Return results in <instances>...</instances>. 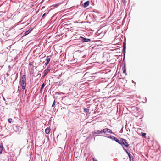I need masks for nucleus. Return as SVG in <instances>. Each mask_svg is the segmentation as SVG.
Instances as JSON below:
<instances>
[{"label":"nucleus","instance_id":"nucleus-7","mask_svg":"<svg viewBox=\"0 0 161 161\" xmlns=\"http://www.w3.org/2000/svg\"><path fill=\"white\" fill-rule=\"evenodd\" d=\"M109 138L111 139L114 140L116 142H117L119 144V142L120 141H119L118 139L116 137H114V136H113L110 135L109 136Z\"/></svg>","mask_w":161,"mask_h":161},{"label":"nucleus","instance_id":"nucleus-10","mask_svg":"<svg viewBox=\"0 0 161 161\" xmlns=\"http://www.w3.org/2000/svg\"><path fill=\"white\" fill-rule=\"evenodd\" d=\"M50 71V69H47L46 70H45V72L44 73L43 75L42 76V78H44V76L48 73Z\"/></svg>","mask_w":161,"mask_h":161},{"label":"nucleus","instance_id":"nucleus-27","mask_svg":"<svg viewBox=\"0 0 161 161\" xmlns=\"http://www.w3.org/2000/svg\"><path fill=\"white\" fill-rule=\"evenodd\" d=\"M8 68L9 69H10H10H11V66L10 65H8Z\"/></svg>","mask_w":161,"mask_h":161},{"label":"nucleus","instance_id":"nucleus-4","mask_svg":"<svg viewBox=\"0 0 161 161\" xmlns=\"http://www.w3.org/2000/svg\"><path fill=\"white\" fill-rule=\"evenodd\" d=\"M126 43L125 42H124L123 44V53L124 55L123 61L125 59V54L126 53Z\"/></svg>","mask_w":161,"mask_h":161},{"label":"nucleus","instance_id":"nucleus-2","mask_svg":"<svg viewBox=\"0 0 161 161\" xmlns=\"http://www.w3.org/2000/svg\"><path fill=\"white\" fill-rule=\"evenodd\" d=\"M122 146L124 145L126 147H128L129 145L126 142V140L123 138H120V140L119 143Z\"/></svg>","mask_w":161,"mask_h":161},{"label":"nucleus","instance_id":"nucleus-22","mask_svg":"<svg viewBox=\"0 0 161 161\" xmlns=\"http://www.w3.org/2000/svg\"><path fill=\"white\" fill-rule=\"evenodd\" d=\"M141 134L144 137H145L146 135V133H145L142 132Z\"/></svg>","mask_w":161,"mask_h":161},{"label":"nucleus","instance_id":"nucleus-23","mask_svg":"<svg viewBox=\"0 0 161 161\" xmlns=\"http://www.w3.org/2000/svg\"><path fill=\"white\" fill-rule=\"evenodd\" d=\"M18 56H19V54H18L14 58V60H16L18 58Z\"/></svg>","mask_w":161,"mask_h":161},{"label":"nucleus","instance_id":"nucleus-30","mask_svg":"<svg viewBox=\"0 0 161 161\" xmlns=\"http://www.w3.org/2000/svg\"><path fill=\"white\" fill-rule=\"evenodd\" d=\"M45 14H45V13H44V14H43V15H42V17H44V16H45Z\"/></svg>","mask_w":161,"mask_h":161},{"label":"nucleus","instance_id":"nucleus-14","mask_svg":"<svg viewBox=\"0 0 161 161\" xmlns=\"http://www.w3.org/2000/svg\"><path fill=\"white\" fill-rule=\"evenodd\" d=\"M50 131V129L49 127L45 129V132L46 134H48L49 133Z\"/></svg>","mask_w":161,"mask_h":161},{"label":"nucleus","instance_id":"nucleus-31","mask_svg":"<svg viewBox=\"0 0 161 161\" xmlns=\"http://www.w3.org/2000/svg\"><path fill=\"white\" fill-rule=\"evenodd\" d=\"M132 82L133 83H134L135 85L136 84V83H135V82H134L133 80H132Z\"/></svg>","mask_w":161,"mask_h":161},{"label":"nucleus","instance_id":"nucleus-9","mask_svg":"<svg viewBox=\"0 0 161 161\" xmlns=\"http://www.w3.org/2000/svg\"><path fill=\"white\" fill-rule=\"evenodd\" d=\"M122 70L123 71V73L125 74V75H126L127 74L126 73V66L125 64H124L123 66L122 67Z\"/></svg>","mask_w":161,"mask_h":161},{"label":"nucleus","instance_id":"nucleus-24","mask_svg":"<svg viewBox=\"0 0 161 161\" xmlns=\"http://www.w3.org/2000/svg\"><path fill=\"white\" fill-rule=\"evenodd\" d=\"M59 4L58 3H57L56 4H53L52 5V6H53L54 7H56Z\"/></svg>","mask_w":161,"mask_h":161},{"label":"nucleus","instance_id":"nucleus-8","mask_svg":"<svg viewBox=\"0 0 161 161\" xmlns=\"http://www.w3.org/2000/svg\"><path fill=\"white\" fill-rule=\"evenodd\" d=\"M104 133V131H103V130H95L94 131V133L96 135H97L99 136V135L102 134V133Z\"/></svg>","mask_w":161,"mask_h":161},{"label":"nucleus","instance_id":"nucleus-21","mask_svg":"<svg viewBox=\"0 0 161 161\" xmlns=\"http://www.w3.org/2000/svg\"><path fill=\"white\" fill-rule=\"evenodd\" d=\"M12 121V119L11 118H9L8 119V121L9 123H11Z\"/></svg>","mask_w":161,"mask_h":161},{"label":"nucleus","instance_id":"nucleus-15","mask_svg":"<svg viewBox=\"0 0 161 161\" xmlns=\"http://www.w3.org/2000/svg\"><path fill=\"white\" fill-rule=\"evenodd\" d=\"M52 55H50L49 56H48L47 57V58L46 59V60L47 63H49L50 60V58L52 57Z\"/></svg>","mask_w":161,"mask_h":161},{"label":"nucleus","instance_id":"nucleus-5","mask_svg":"<svg viewBox=\"0 0 161 161\" xmlns=\"http://www.w3.org/2000/svg\"><path fill=\"white\" fill-rule=\"evenodd\" d=\"M103 131H104V133H105L106 132H108L109 133L112 134H113L115 135L114 133L112 132V130L110 129L107 128L103 129Z\"/></svg>","mask_w":161,"mask_h":161},{"label":"nucleus","instance_id":"nucleus-17","mask_svg":"<svg viewBox=\"0 0 161 161\" xmlns=\"http://www.w3.org/2000/svg\"><path fill=\"white\" fill-rule=\"evenodd\" d=\"M3 147V145H0V154L2 153V150Z\"/></svg>","mask_w":161,"mask_h":161},{"label":"nucleus","instance_id":"nucleus-3","mask_svg":"<svg viewBox=\"0 0 161 161\" xmlns=\"http://www.w3.org/2000/svg\"><path fill=\"white\" fill-rule=\"evenodd\" d=\"M79 40L81 41L82 42H90L91 40L89 38H86L80 36L79 38Z\"/></svg>","mask_w":161,"mask_h":161},{"label":"nucleus","instance_id":"nucleus-13","mask_svg":"<svg viewBox=\"0 0 161 161\" xmlns=\"http://www.w3.org/2000/svg\"><path fill=\"white\" fill-rule=\"evenodd\" d=\"M128 156L130 159V161H131L132 160L133 161L134 158L133 156H132L130 153H129V154H128Z\"/></svg>","mask_w":161,"mask_h":161},{"label":"nucleus","instance_id":"nucleus-33","mask_svg":"<svg viewBox=\"0 0 161 161\" xmlns=\"http://www.w3.org/2000/svg\"><path fill=\"white\" fill-rule=\"evenodd\" d=\"M122 1H123V0H122ZM124 1V2H125V0H123Z\"/></svg>","mask_w":161,"mask_h":161},{"label":"nucleus","instance_id":"nucleus-26","mask_svg":"<svg viewBox=\"0 0 161 161\" xmlns=\"http://www.w3.org/2000/svg\"><path fill=\"white\" fill-rule=\"evenodd\" d=\"M48 63H47V62H46L45 63V65L46 66H47L48 64Z\"/></svg>","mask_w":161,"mask_h":161},{"label":"nucleus","instance_id":"nucleus-6","mask_svg":"<svg viewBox=\"0 0 161 161\" xmlns=\"http://www.w3.org/2000/svg\"><path fill=\"white\" fill-rule=\"evenodd\" d=\"M33 29V28L30 27L29 29L26 31L23 34V36H24L30 33Z\"/></svg>","mask_w":161,"mask_h":161},{"label":"nucleus","instance_id":"nucleus-29","mask_svg":"<svg viewBox=\"0 0 161 161\" xmlns=\"http://www.w3.org/2000/svg\"><path fill=\"white\" fill-rule=\"evenodd\" d=\"M93 161H98L97 159H96L94 158H93Z\"/></svg>","mask_w":161,"mask_h":161},{"label":"nucleus","instance_id":"nucleus-19","mask_svg":"<svg viewBox=\"0 0 161 161\" xmlns=\"http://www.w3.org/2000/svg\"><path fill=\"white\" fill-rule=\"evenodd\" d=\"M44 86H45V84H44V83H43L42 85V86H41V89H40L41 90H43Z\"/></svg>","mask_w":161,"mask_h":161},{"label":"nucleus","instance_id":"nucleus-16","mask_svg":"<svg viewBox=\"0 0 161 161\" xmlns=\"http://www.w3.org/2000/svg\"><path fill=\"white\" fill-rule=\"evenodd\" d=\"M84 111L86 114L88 113L89 112V109L88 108H84Z\"/></svg>","mask_w":161,"mask_h":161},{"label":"nucleus","instance_id":"nucleus-18","mask_svg":"<svg viewBox=\"0 0 161 161\" xmlns=\"http://www.w3.org/2000/svg\"><path fill=\"white\" fill-rule=\"evenodd\" d=\"M123 148L124 149V150H125L126 152L128 155L129 154V153H130L129 152H128V150L126 149L125 148H124V147H123Z\"/></svg>","mask_w":161,"mask_h":161},{"label":"nucleus","instance_id":"nucleus-12","mask_svg":"<svg viewBox=\"0 0 161 161\" xmlns=\"http://www.w3.org/2000/svg\"><path fill=\"white\" fill-rule=\"evenodd\" d=\"M95 134L94 133V132H92V136L91 135V139L93 138L94 140V141L95 140V137L98 136L97 135H95Z\"/></svg>","mask_w":161,"mask_h":161},{"label":"nucleus","instance_id":"nucleus-32","mask_svg":"<svg viewBox=\"0 0 161 161\" xmlns=\"http://www.w3.org/2000/svg\"><path fill=\"white\" fill-rule=\"evenodd\" d=\"M26 90H25V93H26Z\"/></svg>","mask_w":161,"mask_h":161},{"label":"nucleus","instance_id":"nucleus-20","mask_svg":"<svg viewBox=\"0 0 161 161\" xmlns=\"http://www.w3.org/2000/svg\"><path fill=\"white\" fill-rule=\"evenodd\" d=\"M55 103H56V101H55V100H54L53 101V104H52V107H53L55 106Z\"/></svg>","mask_w":161,"mask_h":161},{"label":"nucleus","instance_id":"nucleus-28","mask_svg":"<svg viewBox=\"0 0 161 161\" xmlns=\"http://www.w3.org/2000/svg\"><path fill=\"white\" fill-rule=\"evenodd\" d=\"M105 136V137H107V138H109V136L108 135V136Z\"/></svg>","mask_w":161,"mask_h":161},{"label":"nucleus","instance_id":"nucleus-1","mask_svg":"<svg viewBox=\"0 0 161 161\" xmlns=\"http://www.w3.org/2000/svg\"><path fill=\"white\" fill-rule=\"evenodd\" d=\"M26 79L25 75H23L21 77L20 81V84L21 86L22 89L24 90L26 85Z\"/></svg>","mask_w":161,"mask_h":161},{"label":"nucleus","instance_id":"nucleus-25","mask_svg":"<svg viewBox=\"0 0 161 161\" xmlns=\"http://www.w3.org/2000/svg\"><path fill=\"white\" fill-rule=\"evenodd\" d=\"M91 135H89L87 137L86 139H88L89 138H91Z\"/></svg>","mask_w":161,"mask_h":161},{"label":"nucleus","instance_id":"nucleus-11","mask_svg":"<svg viewBox=\"0 0 161 161\" xmlns=\"http://www.w3.org/2000/svg\"><path fill=\"white\" fill-rule=\"evenodd\" d=\"M89 1H87L85 2L83 4V7L84 8H86L87 7L89 4Z\"/></svg>","mask_w":161,"mask_h":161}]
</instances>
